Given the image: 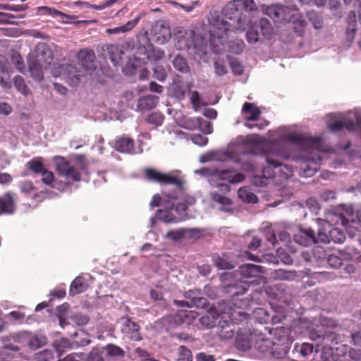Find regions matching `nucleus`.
Listing matches in <instances>:
<instances>
[{"mask_svg":"<svg viewBox=\"0 0 361 361\" xmlns=\"http://www.w3.org/2000/svg\"><path fill=\"white\" fill-rule=\"evenodd\" d=\"M179 361H192V353L190 349L185 346L179 348Z\"/></svg>","mask_w":361,"mask_h":361,"instance_id":"052dcab7","label":"nucleus"},{"mask_svg":"<svg viewBox=\"0 0 361 361\" xmlns=\"http://www.w3.org/2000/svg\"><path fill=\"white\" fill-rule=\"evenodd\" d=\"M259 34L258 31L255 30L254 28L250 29L246 33V39L250 44H255L257 42L259 39Z\"/></svg>","mask_w":361,"mask_h":361,"instance_id":"69168bd1","label":"nucleus"},{"mask_svg":"<svg viewBox=\"0 0 361 361\" xmlns=\"http://www.w3.org/2000/svg\"><path fill=\"white\" fill-rule=\"evenodd\" d=\"M164 120V116L160 112H153L150 114L146 121L147 123L154 126H161Z\"/></svg>","mask_w":361,"mask_h":361,"instance_id":"3c124183","label":"nucleus"},{"mask_svg":"<svg viewBox=\"0 0 361 361\" xmlns=\"http://www.w3.org/2000/svg\"><path fill=\"white\" fill-rule=\"evenodd\" d=\"M65 73L68 78V83L76 86L80 81V78L86 73L78 64H68L64 67Z\"/></svg>","mask_w":361,"mask_h":361,"instance_id":"aec40b11","label":"nucleus"},{"mask_svg":"<svg viewBox=\"0 0 361 361\" xmlns=\"http://www.w3.org/2000/svg\"><path fill=\"white\" fill-rule=\"evenodd\" d=\"M47 338L44 336L35 335L30 338L29 346L30 348L37 350L47 343Z\"/></svg>","mask_w":361,"mask_h":361,"instance_id":"09e8293b","label":"nucleus"},{"mask_svg":"<svg viewBox=\"0 0 361 361\" xmlns=\"http://www.w3.org/2000/svg\"><path fill=\"white\" fill-rule=\"evenodd\" d=\"M73 322L78 326H84L87 324L89 318L80 313L75 314L71 317Z\"/></svg>","mask_w":361,"mask_h":361,"instance_id":"774afa93","label":"nucleus"},{"mask_svg":"<svg viewBox=\"0 0 361 361\" xmlns=\"http://www.w3.org/2000/svg\"><path fill=\"white\" fill-rule=\"evenodd\" d=\"M13 85L16 89L24 96L29 95L31 92L26 85L25 80L20 75H16L13 78Z\"/></svg>","mask_w":361,"mask_h":361,"instance_id":"79ce46f5","label":"nucleus"},{"mask_svg":"<svg viewBox=\"0 0 361 361\" xmlns=\"http://www.w3.org/2000/svg\"><path fill=\"white\" fill-rule=\"evenodd\" d=\"M255 153L253 151H247L244 153V156L247 155V158H243L240 162L242 170L246 172H254L257 168V161L254 157Z\"/></svg>","mask_w":361,"mask_h":361,"instance_id":"7c9ffc66","label":"nucleus"},{"mask_svg":"<svg viewBox=\"0 0 361 361\" xmlns=\"http://www.w3.org/2000/svg\"><path fill=\"white\" fill-rule=\"evenodd\" d=\"M195 34L192 30H178L174 35V46L178 50H187L190 53L199 54L202 51V45L198 44L195 39Z\"/></svg>","mask_w":361,"mask_h":361,"instance_id":"7ed1b4c3","label":"nucleus"},{"mask_svg":"<svg viewBox=\"0 0 361 361\" xmlns=\"http://www.w3.org/2000/svg\"><path fill=\"white\" fill-rule=\"evenodd\" d=\"M189 232L192 235L200 234L202 231L200 228H192V229H185V228H179L177 230H171L169 231L166 237L169 239H171L173 240H179L183 238L185 233Z\"/></svg>","mask_w":361,"mask_h":361,"instance_id":"72a5a7b5","label":"nucleus"},{"mask_svg":"<svg viewBox=\"0 0 361 361\" xmlns=\"http://www.w3.org/2000/svg\"><path fill=\"white\" fill-rule=\"evenodd\" d=\"M294 241L302 246H310L317 243L314 231L311 229H300L293 236Z\"/></svg>","mask_w":361,"mask_h":361,"instance_id":"a211bd4d","label":"nucleus"},{"mask_svg":"<svg viewBox=\"0 0 361 361\" xmlns=\"http://www.w3.org/2000/svg\"><path fill=\"white\" fill-rule=\"evenodd\" d=\"M357 127L361 128V118H357L355 123L353 120L343 118L329 124V130L334 132L343 129H346L349 132H354Z\"/></svg>","mask_w":361,"mask_h":361,"instance_id":"f3484780","label":"nucleus"},{"mask_svg":"<svg viewBox=\"0 0 361 361\" xmlns=\"http://www.w3.org/2000/svg\"><path fill=\"white\" fill-rule=\"evenodd\" d=\"M173 211L174 204L173 203L166 209H159L157 212V216L160 221L166 224L177 222L178 218L173 214Z\"/></svg>","mask_w":361,"mask_h":361,"instance_id":"473e14b6","label":"nucleus"},{"mask_svg":"<svg viewBox=\"0 0 361 361\" xmlns=\"http://www.w3.org/2000/svg\"><path fill=\"white\" fill-rule=\"evenodd\" d=\"M239 275L240 276V281L241 283H244L243 287V293L247 290V287L251 282L246 281V279H252L257 278L259 276L262 274L265 273L264 267L255 265L252 264H246L242 265L239 267V270L238 271Z\"/></svg>","mask_w":361,"mask_h":361,"instance_id":"0eeeda50","label":"nucleus"},{"mask_svg":"<svg viewBox=\"0 0 361 361\" xmlns=\"http://www.w3.org/2000/svg\"><path fill=\"white\" fill-rule=\"evenodd\" d=\"M42 181L44 185H51L54 180V175L51 171H49L47 169V168L43 171L41 173Z\"/></svg>","mask_w":361,"mask_h":361,"instance_id":"0e129e2a","label":"nucleus"},{"mask_svg":"<svg viewBox=\"0 0 361 361\" xmlns=\"http://www.w3.org/2000/svg\"><path fill=\"white\" fill-rule=\"evenodd\" d=\"M159 97L156 95H147L140 97L137 104V109L139 111H147L152 109L157 105Z\"/></svg>","mask_w":361,"mask_h":361,"instance_id":"a878e982","label":"nucleus"},{"mask_svg":"<svg viewBox=\"0 0 361 361\" xmlns=\"http://www.w3.org/2000/svg\"><path fill=\"white\" fill-rule=\"evenodd\" d=\"M328 264L334 267L338 268L343 264V259L335 254H331L327 258Z\"/></svg>","mask_w":361,"mask_h":361,"instance_id":"e2e57ef3","label":"nucleus"},{"mask_svg":"<svg viewBox=\"0 0 361 361\" xmlns=\"http://www.w3.org/2000/svg\"><path fill=\"white\" fill-rule=\"evenodd\" d=\"M212 198L214 201L221 204L223 206H228L232 203V201L230 198L217 192H212Z\"/></svg>","mask_w":361,"mask_h":361,"instance_id":"bf43d9fd","label":"nucleus"},{"mask_svg":"<svg viewBox=\"0 0 361 361\" xmlns=\"http://www.w3.org/2000/svg\"><path fill=\"white\" fill-rule=\"evenodd\" d=\"M198 316L196 311L188 310H178L175 315H170L164 319V322L169 324L173 323L176 325H179L183 323L190 324Z\"/></svg>","mask_w":361,"mask_h":361,"instance_id":"f8f14e48","label":"nucleus"},{"mask_svg":"<svg viewBox=\"0 0 361 361\" xmlns=\"http://www.w3.org/2000/svg\"><path fill=\"white\" fill-rule=\"evenodd\" d=\"M56 171L61 176L73 181H80L81 173L78 169L71 164V162L63 157L56 156L54 158Z\"/></svg>","mask_w":361,"mask_h":361,"instance_id":"423d86ee","label":"nucleus"},{"mask_svg":"<svg viewBox=\"0 0 361 361\" xmlns=\"http://www.w3.org/2000/svg\"><path fill=\"white\" fill-rule=\"evenodd\" d=\"M215 73L219 76H223L228 73L227 66L223 59H218L214 61Z\"/></svg>","mask_w":361,"mask_h":361,"instance_id":"5fc2aeb1","label":"nucleus"},{"mask_svg":"<svg viewBox=\"0 0 361 361\" xmlns=\"http://www.w3.org/2000/svg\"><path fill=\"white\" fill-rule=\"evenodd\" d=\"M215 264L219 269H232L234 267L231 262L224 257H217Z\"/></svg>","mask_w":361,"mask_h":361,"instance_id":"13d9d810","label":"nucleus"},{"mask_svg":"<svg viewBox=\"0 0 361 361\" xmlns=\"http://www.w3.org/2000/svg\"><path fill=\"white\" fill-rule=\"evenodd\" d=\"M143 174L147 180L158 183L161 185L171 184L181 189L184 183L183 180L178 176L161 173L152 168L145 169Z\"/></svg>","mask_w":361,"mask_h":361,"instance_id":"39448f33","label":"nucleus"},{"mask_svg":"<svg viewBox=\"0 0 361 361\" xmlns=\"http://www.w3.org/2000/svg\"><path fill=\"white\" fill-rule=\"evenodd\" d=\"M329 243L334 242V243H343L345 240V235L344 232L337 228H334L331 225L329 230Z\"/></svg>","mask_w":361,"mask_h":361,"instance_id":"a19ab883","label":"nucleus"},{"mask_svg":"<svg viewBox=\"0 0 361 361\" xmlns=\"http://www.w3.org/2000/svg\"><path fill=\"white\" fill-rule=\"evenodd\" d=\"M331 224L326 221H319V228L317 231V242L320 241L323 243H329V230Z\"/></svg>","mask_w":361,"mask_h":361,"instance_id":"e433bc0d","label":"nucleus"},{"mask_svg":"<svg viewBox=\"0 0 361 361\" xmlns=\"http://www.w3.org/2000/svg\"><path fill=\"white\" fill-rule=\"evenodd\" d=\"M218 335L221 340H228L234 337L235 325L226 320H221L218 324Z\"/></svg>","mask_w":361,"mask_h":361,"instance_id":"b1692460","label":"nucleus"},{"mask_svg":"<svg viewBox=\"0 0 361 361\" xmlns=\"http://www.w3.org/2000/svg\"><path fill=\"white\" fill-rule=\"evenodd\" d=\"M288 140L296 145L301 150H307L317 147L321 142V138L315 136L304 135L290 134L288 135Z\"/></svg>","mask_w":361,"mask_h":361,"instance_id":"1a4fd4ad","label":"nucleus"},{"mask_svg":"<svg viewBox=\"0 0 361 361\" xmlns=\"http://www.w3.org/2000/svg\"><path fill=\"white\" fill-rule=\"evenodd\" d=\"M88 283L82 276H78L71 283L69 290L71 295L82 293L87 290Z\"/></svg>","mask_w":361,"mask_h":361,"instance_id":"cd10ccee","label":"nucleus"},{"mask_svg":"<svg viewBox=\"0 0 361 361\" xmlns=\"http://www.w3.org/2000/svg\"><path fill=\"white\" fill-rule=\"evenodd\" d=\"M196 124L200 130L204 134H211L213 132V127L211 122L204 120L201 117L196 118Z\"/></svg>","mask_w":361,"mask_h":361,"instance_id":"8fccbe9b","label":"nucleus"},{"mask_svg":"<svg viewBox=\"0 0 361 361\" xmlns=\"http://www.w3.org/2000/svg\"><path fill=\"white\" fill-rule=\"evenodd\" d=\"M238 196L240 199L247 203L255 204L258 202L257 196L245 188H240L238 190Z\"/></svg>","mask_w":361,"mask_h":361,"instance_id":"a18cd8bd","label":"nucleus"},{"mask_svg":"<svg viewBox=\"0 0 361 361\" xmlns=\"http://www.w3.org/2000/svg\"><path fill=\"white\" fill-rule=\"evenodd\" d=\"M30 56L40 63L49 66L53 61V51L47 43L39 42L36 46L33 55Z\"/></svg>","mask_w":361,"mask_h":361,"instance_id":"ddd939ff","label":"nucleus"},{"mask_svg":"<svg viewBox=\"0 0 361 361\" xmlns=\"http://www.w3.org/2000/svg\"><path fill=\"white\" fill-rule=\"evenodd\" d=\"M73 336L75 338V343L80 346L87 345L91 342L90 339L89 338V335L83 330L80 329L75 331L73 334Z\"/></svg>","mask_w":361,"mask_h":361,"instance_id":"de8ad7c7","label":"nucleus"},{"mask_svg":"<svg viewBox=\"0 0 361 361\" xmlns=\"http://www.w3.org/2000/svg\"><path fill=\"white\" fill-rule=\"evenodd\" d=\"M184 297L189 299L190 301H183L175 300L173 303L178 307H190L192 306L198 307L200 305L204 304L202 302V300H206L200 296V292L198 290H190L184 293Z\"/></svg>","mask_w":361,"mask_h":361,"instance_id":"dca6fc26","label":"nucleus"},{"mask_svg":"<svg viewBox=\"0 0 361 361\" xmlns=\"http://www.w3.org/2000/svg\"><path fill=\"white\" fill-rule=\"evenodd\" d=\"M291 8L281 4H273L267 6L263 9L264 14L270 17L274 21L277 23L286 22L290 19V12Z\"/></svg>","mask_w":361,"mask_h":361,"instance_id":"6e6552de","label":"nucleus"},{"mask_svg":"<svg viewBox=\"0 0 361 361\" xmlns=\"http://www.w3.org/2000/svg\"><path fill=\"white\" fill-rule=\"evenodd\" d=\"M167 73L163 66H156L154 68V77L159 80L164 81L166 80Z\"/></svg>","mask_w":361,"mask_h":361,"instance_id":"338daca9","label":"nucleus"},{"mask_svg":"<svg viewBox=\"0 0 361 361\" xmlns=\"http://www.w3.org/2000/svg\"><path fill=\"white\" fill-rule=\"evenodd\" d=\"M140 331V325L130 319H126L122 328V332L125 336L133 341H140L142 339Z\"/></svg>","mask_w":361,"mask_h":361,"instance_id":"6ab92c4d","label":"nucleus"},{"mask_svg":"<svg viewBox=\"0 0 361 361\" xmlns=\"http://www.w3.org/2000/svg\"><path fill=\"white\" fill-rule=\"evenodd\" d=\"M239 3L240 2L237 0L228 2L223 11L225 17L231 23L233 29L242 32L246 30L249 20L246 14L240 8Z\"/></svg>","mask_w":361,"mask_h":361,"instance_id":"f03ea898","label":"nucleus"},{"mask_svg":"<svg viewBox=\"0 0 361 361\" xmlns=\"http://www.w3.org/2000/svg\"><path fill=\"white\" fill-rule=\"evenodd\" d=\"M228 44L229 51L235 54H241L245 46L244 41L238 39L228 41Z\"/></svg>","mask_w":361,"mask_h":361,"instance_id":"49530a36","label":"nucleus"},{"mask_svg":"<svg viewBox=\"0 0 361 361\" xmlns=\"http://www.w3.org/2000/svg\"><path fill=\"white\" fill-rule=\"evenodd\" d=\"M106 352L109 356L111 357H124L125 351L120 347L114 345L109 344L106 345Z\"/></svg>","mask_w":361,"mask_h":361,"instance_id":"864d4df0","label":"nucleus"},{"mask_svg":"<svg viewBox=\"0 0 361 361\" xmlns=\"http://www.w3.org/2000/svg\"><path fill=\"white\" fill-rule=\"evenodd\" d=\"M242 113L247 121H257L261 115L260 109L254 104L245 102L242 108Z\"/></svg>","mask_w":361,"mask_h":361,"instance_id":"393cba45","label":"nucleus"},{"mask_svg":"<svg viewBox=\"0 0 361 361\" xmlns=\"http://www.w3.org/2000/svg\"><path fill=\"white\" fill-rule=\"evenodd\" d=\"M173 65L175 69L183 73L190 72V67L188 64L186 59L178 55L173 61Z\"/></svg>","mask_w":361,"mask_h":361,"instance_id":"37998d69","label":"nucleus"},{"mask_svg":"<svg viewBox=\"0 0 361 361\" xmlns=\"http://www.w3.org/2000/svg\"><path fill=\"white\" fill-rule=\"evenodd\" d=\"M214 180H226L231 184L240 183L244 180L245 176L241 173H235L231 169L219 170L214 169Z\"/></svg>","mask_w":361,"mask_h":361,"instance_id":"4468645a","label":"nucleus"},{"mask_svg":"<svg viewBox=\"0 0 361 361\" xmlns=\"http://www.w3.org/2000/svg\"><path fill=\"white\" fill-rule=\"evenodd\" d=\"M140 20V16H137L134 19L128 21L126 24L122 26L108 28L106 30V32L109 35H119L121 33H126L132 30L139 23Z\"/></svg>","mask_w":361,"mask_h":361,"instance_id":"c85d7f7f","label":"nucleus"},{"mask_svg":"<svg viewBox=\"0 0 361 361\" xmlns=\"http://www.w3.org/2000/svg\"><path fill=\"white\" fill-rule=\"evenodd\" d=\"M165 56V53L163 50L158 48H152L147 52V58L149 60L157 61L163 59Z\"/></svg>","mask_w":361,"mask_h":361,"instance_id":"6e6d98bb","label":"nucleus"},{"mask_svg":"<svg viewBox=\"0 0 361 361\" xmlns=\"http://www.w3.org/2000/svg\"><path fill=\"white\" fill-rule=\"evenodd\" d=\"M12 63L14 65L15 68L21 73H25V66L23 61V59L18 54H14L11 57Z\"/></svg>","mask_w":361,"mask_h":361,"instance_id":"603ef678","label":"nucleus"},{"mask_svg":"<svg viewBox=\"0 0 361 361\" xmlns=\"http://www.w3.org/2000/svg\"><path fill=\"white\" fill-rule=\"evenodd\" d=\"M324 328H312L309 330V338L315 342L317 346H322V337Z\"/></svg>","mask_w":361,"mask_h":361,"instance_id":"c03bdc74","label":"nucleus"},{"mask_svg":"<svg viewBox=\"0 0 361 361\" xmlns=\"http://www.w3.org/2000/svg\"><path fill=\"white\" fill-rule=\"evenodd\" d=\"M259 26L264 37L270 39L274 34V28L270 21L267 18H262L259 20Z\"/></svg>","mask_w":361,"mask_h":361,"instance_id":"ea45409f","label":"nucleus"},{"mask_svg":"<svg viewBox=\"0 0 361 361\" xmlns=\"http://www.w3.org/2000/svg\"><path fill=\"white\" fill-rule=\"evenodd\" d=\"M255 314L258 317L260 323H267L269 320H271L273 324L281 322L279 317L276 315L270 317L268 312L263 308L257 309L255 311Z\"/></svg>","mask_w":361,"mask_h":361,"instance_id":"4c0bfd02","label":"nucleus"},{"mask_svg":"<svg viewBox=\"0 0 361 361\" xmlns=\"http://www.w3.org/2000/svg\"><path fill=\"white\" fill-rule=\"evenodd\" d=\"M347 27H346V37L347 39L351 42L353 41L355 37V33L356 32V14L355 11H350L347 19Z\"/></svg>","mask_w":361,"mask_h":361,"instance_id":"2f4dec72","label":"nucleus"},{"mask_svg":"<svg viewBox=\"0 0 361 361\" xmlns=\"http://www.w3.org/2000/svg\"><path fill=\"white\" fill-rule=\"evenodd\" d=\"M14 209V202L10 192H7L4 197H0V213L11 214Z\"/></svg>","mask_w":361,"mask_h":361,"instance_id":"c9c22d12","label":"nucleus"},{"mask_svg":"<svg viewBox=\"0 0 361 361\" xmlns=\"http://www.w3.org/2000/svg\"><path fill=\"white\" fill-rule=\"evenodd\" d=\"M29 72L31 77L37 82H41L44 79L43 69L46 68L48 66L40 63L32 57L30 56L28 59Z\"/></svg>","mask_w":361,"mask_h":361,"instance_id":"5701e85b","label":"nucleus"},{"mask_svg":"<svg viewBox=\"0 0 361 361\" xmlns=\"http://www.w3.org/2000/svg\"><path fill=\"white\" fill-rule=\"evenodd\" d=\"M152 40L159 44H166L171 37L170 27L162 22L156 23L150 30Z\"/></svg>","mask_w":361,"mask_h":361,"instance_id":"9d476101","label":"nucleus"},{"mask_svg":"<svg viewBox=\"0 0 361 361\" xmlns=\"http://www.w3.org/2000/svg\"><path fill=\"white\" fill-rule=\"evenodd\" d=\"M106 54L114 66H118L121 63L122 56L124 51L116 44H107Z\"/></svg>","mask_w":361,"mask_h":361,"instance_id":"bb28decb","label":"nucleus"},{"mask_svg":"<svg viewBox=\"0 0 361 361\" xmlns=\"http://www.w3.org/2000/svg\"><path fill=\"white\" fill-rule=\"evenodd\" d=\"M27 168L35 174H41L46 169L41 157L33 158L26 164Z\"/></svg>","mask_w":361,"mask_h":361,"instance_id":"58836bf2","label":"nucleus"},{"mask_svg":"<svg viewBox=\"0 0 361 361\" xmlns=\"http://www.w3.org/2000/svg\"><path fill=\"white\" fill-rule=\"evenodd\" d=\"M308 18L315 29L318 30L323 27V20L322 17L318 16L316 13H309Z\"/></svg>","mask_w":361,"mask_h":361,"instance_id":"4d7b16f0","label":"nucleus"},{"mask_svg":"<svg viewBox=\"0 0 361 361\" xmlns=\"http://www.w3.org/2000/svg\"><path fill=\"white\" fill-rule=\"evenodd\" d=\"M279 168V172L283 178L288 179L293 175V171L290 166L286 164H282L280 162V165L278 166Z\"/></svg>","mask_w":361,"mask_h":361,"instance_id":"680f3d73","label":"nucleus"},{"mask_svg":"<svg viewBox=\"0 0 361 361\" xmlns=\"http://www.w3.org/2000/svg\"><path fill=\"white\" fill-rule=\"evenodd\" d=\"M77 58L78 66L81 67L85 72L96 69V56L93 50L82 49L78 51Z\"/></svg>","mask_w":361,"mask_h":361,"instance_id":"9b49d317","label":"nucleus"},{"mask_svg":"<svg viewBox=\"0 0 361 361\" xmlns=\"http://www.w3.org/2000/svg\"><path fill=\"white\" fill-rule=\"evenodd\" d=\"M114 149L121 153L132 154L135 150L134 140L125 135L118 137L115 140Z\"/></svg>","mask_w":361,"mask_h":361,"instance_id":"4be33fe9","label":"nucleus"},{"mask_svg":"<svg viewBox=\"0 0 361 361\" xmlns=\"http://www.w3.org/2000/svg\"><path fill=\"white\" fill-rule=\"evenodd\" d=\"M290 16V19H287L286 22L292 23L295 33L298 36H302L306 26V22L302 15L298 12L297 8H292Z\"/></svg>","mask_w":361,"mask_h":361,"instance_id":"412c9836","label":"nucleus"},{"mask_svg":"<svg viewBox=\"0 0 361 361\" xmlns=\"http://www.w3.org/2000/svg\"><path fill=\"white\" fill-rule=\"evenodd\" d=\"M208 21L211 26L209 32L212 42L217 39L223 45L227 42L232 32H238L233 29L231 22L224 20L216 13H210Z\"/></svg>","mask_w":361,"mask_h":361,"instance_id":"f257e3e1","label":"nucleus"},{"mask_svg":"<svg viewBox=\"0 0 361 361\" xmlns=\"http://www.w3.org/2000/svg\"><path fill=\"white\" fill-rule=\"evenodd\" d=\"M342 341L341 337L335 331L324 329L322 337V347L331 348L332 345L338 344Z\"/></svg>","mask_w":361,"mask_h":361,"instance_id":"c756f323","label":"nucleus"},{"mask_svg":"<svg viewBox=\"0 0 361 361\" xmlns=\"http://www.w3.org/2000/svg\"><path fill=\"white\" fill-rule=\"evenodd\" d=\"M219 314L215 310L210 308L205 315L200 318V324L207 329H211L214 326Z\"/></svg>","mask_w":361,"mask_h":361,"instance_id":"f704fd0d","label":"nucleus"},{"mask_svg":"<svg viewBox=\"0 0 361 361\" xmlns=\"http://www.w3.org/2000/svg\"><path fill=\"white\" fill-rule=\"evenodd\" d=\"M252 345V334L247 328L240 329L237 331L235 346L240 350L245 351Z\"/></svg>","mask_w":361,"mask_h":361,"instance_id":"2eb2a0df","label":"nucleus"},{"mask_svg":"<svg viewBox=\"0 0 361 361\" xmlns=\"http://www.w3.org/2000/svg\"><path fill=\"white\" fill-rule=\"evenodd\" d=\"M274 153H268L264 154L267 166L262 170V176H254L252 183L257 186H265L269 184V180L275 176L274 169L280 165V161L275 158Z\"/></svg>","mask_w":361,"mask_h":361,"instance_id":"20e7f679","label":"nucleus"}]
</instances>
